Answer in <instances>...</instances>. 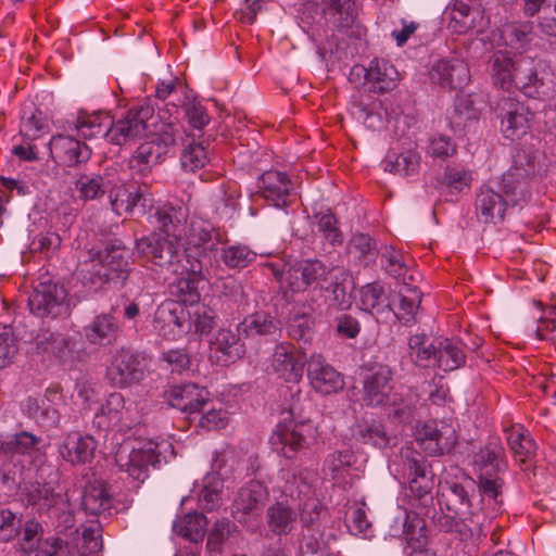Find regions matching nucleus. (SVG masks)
Segmentation results:
<instances>
[{"label":"nucleus","instance_id":"1","mask_svg":"<svg viewBox=\"0 0 556 556\" xmlns=\"http://www.w3.org/2000/svg\"><path fill=\"white\" fill-rule=\"evenodd\" d=\"M401 464L397 472L402 473L404 482L408 483L409 505L417 508L425 517L431 519L440 531L455 534L459 541H468L479 528V514L472 509L475 481L464 476L462 479L445 480L441 484L435 507L432 490L434 475L431 465L415 450L406 448L401 453Z\"/></svg>","mask_w":556,"mask_h":556},{"label":"nucleus","instance_id":"2","mask_svg":"<svg viewBox=\"0 0 556 556\" xmlns=\"http://www.w3.org/2000/svg\"><path fill=\"white\" fill-rule=\"evenodd\" d=\"M128 258L129 249L122 240L112 239L103 249L90 251L78 269L79 279L94 290L111 282L124 287L131 270Z\"/></svg>","mask_w":556,"mask_h":556},{"label":"nucleus","instance_id":"3","mask_svg":"<svg viewBox=\"0 0 556 556\" xmlns=\"http://www.w3.org/2000/svg\"><path fill=\"white\" fill-rule=\"evenodd\" d=\"M535 173V157L532 152L519 149L513 157V165L501 179V193L508 208L526 207L532 199L531 180Z\"/></svg>","mask_w":556,"mask_h":556},{"label":"nucleus","instance_id":"4","mask_svg":"<svg viewBox=\"0 0 556 556\" xmlns=\"http://www.w3.org/2000/svg\"><path fill=\"white\" fill-rule=\"evenodd\" d=\"M299 388L292 392L296 400L290 404L288 413L290 419L279 422L269 438L271 448L287 458L308 446V439L314 438L316 428L309 419H299Z\"/></svg>","mask_w":556,"mask_h":556},{"label":"nucleus","instance_id":"5","mask_svg":"<svg viewBox=\"0 0 556 556\" xmlns=\"http://www.w3.org/2000/svg\"><path fill=\"white\" fill-rule=\"evenodd\" d=\"M229 243L228 232L212 222L192 217L185 233L184 254L188 263H200L217 255L218 247Z\"/></svg>","mask_w":556,"mask_h":556},{"label":"nucleus","instance_id":"6","mask_svg":"<svg viewBox=\"0 0 556 556\" xmlns=\"http://www.w3.org/2000/svg\"><path fill=\"white\" fill-rule=\"evenodd\" d=\"M160 444L152 440L124 443L115 452V465L118 472L125 475L122 479H131L138 483L149 477L150 466L160 463Z\"/></svg>","mask_w":556,"mask_h":556},{"label":"nucleus","instance_id":"7","mask_svg":"<svg viewBox=\"0 0 556 556\" xmlns=\"http://www.w3.org/2000/svg\"><path fill=\"white\" fill-rule=\"evenodd\" d=\"M140 424V416L134 402L119 392L110 393L92 419V427L99 431L114 430L126 434Z\"/></svg>","mask_w":556,"mask_h":556},{"label":"nucleus","instance_id":"8","mask_svg":"<svg viewBox=\"0 0 556 556\" xmlns=\"http://www.w3.org/2000/svg\"><path fill=\"white\" fill-rule=\"evenodd\" d=\"M395 370L388 364L376 363L364 370L362 401L367 407H386L397 403Z\"/></svg>","mask_w":556,"mask_h":556},{"label":"nucleus","instance_id":"9","mask_svg":"<svg viewBox=\"0 0 556 556\" xmlns=\"http://www.w3.org/2000/svg\"><path fill=\"white\" fill-rule=\"evenodd\" d=\"M154 115V105L151 98L132 105L125 115L117 121L111 116L106 140L115 146L123 147L142 138L148 130V121Z\"/></svg>","mask_w":556,"mask_h":556},{"label":"nucleus","instance_id":"10","mask_svg":"<svg viewBox=\"0 0 556 556\" xmlns=\"http://www.w3.org/2000/svg\"><path fill=\"white\" fill-rule=\"evenodd\" d=\"M175 134L172 127L153 134L134 151L128 161L129 168L140 177L148 176L152 168L164 160L169 148L175 144Z\"/></svg>","mask_w":556,"mask_h":556},{"label":"nucleus","instance_id":"11","mask_svg":"<svg viewBox=\"0 0 556 556\" xmlns=\"http://www.w3.org/2000/svg\"><path fill=\"white\" fill-rule=\"evenodd\" d=\"M144 370V357L131 349L122 348L111 356L105 378L112 387L125 389L139 383Z\"/></svg>","mask_w":556,"mask_h":556},{"label":"nucleus","instance_id":"12","mask_svg":"<svg viewBox=\"0 0 556 556\" xmlns=\"http://www.w3.org/2000/svg\"><path fill=\"white\" fill-rule=\"evenodd\" d=\"M331 269L318 258H304L291 264L285 283L292 293L317 291L325 288Z\"/></svg>","mask_w":556,"mask_h":556},{"label":"nucleus","instance_id":"13","mask_svg":"<svg viewBox=\"0 0 556 556\" xmlns=\"http://www.w3.org/2000/svg\"><path fill=\"white\" fill-rule=\"evenodd\" d=\"M30 312L41 318H56L70 315L67 291L53 281H41L28 298Z\"/></svg>","mask_w":556,"mask_h":556},{"label":"nucleus","instance_id":"14","mask_svg":"<svg viewBox=\"0 0 556 556\" xmlns=\"http://www.w3.org/2000/svg\"><path fill=\"white\" fill-rule=\"evenodd\" d=\"M417 441L429 456L450 454L458 442V434L452 424L430 419L418 429Z\"/></svg>","mask_w":556,"mask_h":556},{"label":"nucleus","instance_id":"15","mask_svg":"<svg viewBox=\"0 0 556 556\" xmlns=\"http://www.w3.org/2000/svg\"><path fill=\"white\" fill-rule=\"evenodd\" d=\"M138 254L160 268H168L181 261L179 243L161 233H151L136 241Z\"/></svg>","mask_w":556,"mask_h":556},{"label":"nucleus","instance_id":"16","mask_svg":"<svg viewBox=\"0 0 556 556\" xmlns=\"http://www.w3.org/2000/svg\"><path fill=\"white\" fill-rule=\"evenodd\" d=\"M529 109L518 100L506 97L497 103V117L501 121V132L509 140H519L525 137L531 127Z\"/></svg>","mask_w":556,"mask_h":556},{"label":"nucleus","instance_id":"17","mask_svg":"<svg viewBox=\"0 0 556 556\" xmlns=\"http://www.w3.org/2000/svg\"><path fill=\"white\" fill-rule=\"evenodd\" d=\"M307 362L305 353L291 342L276 344L270 357L274 374L279 379L294 384L301 381Z\"/></svg>","mask_w":556,"mask_h":556},{"label":"nucleus","instance_id":"18","mask_svg":"<svg viewBox=\"0 0 556 556\" xmlns=\"http://www.w3.org/2000/svg\"><path fill=\"white\" fill-rule=\"evenodd\" d=\"M155 228L179 243L189 218V207L181 200L160 202L153 208Z\"/></svg>","mask_w":556,"mask_h":556},{"label":"nucleus","instance_id":"19","mask_svg":"<svg viewBox=\"0 0 556 556\" xmlns=\"http://www.w3.org/2000/svg\"><path fill=\"white\" fill-rule=\"evenodd\" d=\"M258 194L270 205L285 208L295 202L293 182L280 170H266L260 177Z\"/></svg>","mask_w":556,"mask_h":556},{"label":"nucleus","instance_id":"20","mask_svg":"<svg viewBox=\"0 0 556 556\" xmlns=\"http://www.w3.org/2000/svg\"><path fill=\"white\" fill-rule=\"evenodd\" d=\"M267 486L258 481L251 480L238 491L233 502L231 515L240 523H245L251 516H258L268 500Z\"/></svg>","mask_w":556,"mask_h":556},{"label":"nucleus","instance_id":"21","mask_svg":"<svg viewBox=\"0 0 556 556\" xmlns=\"http://www.w3.org/2000/svg\"><path fill=\"white\" fill-rule=\"evenodd\" d=\"M503 432L516 464L522 471L531 470L538 448L531 432L521 424L504 426Z\"/></svg>","mask_w":556,"mask_h":556},{"label":"nucleus","instance_id":"22","mask_svg":"<svg viewBox=\"0 0 556 556\" xmlns=\"http://www.w3.org/2000/svg\"><path fill=\"white\" fill-rule=\"evenodd\" d=\"M187 97V86L178 77L168 80H160L155 87V93L151 101L157 100L165 103L164 109H159L161 119L170 128L178 121L179 105ZM154 108L157 103L151 102Z\"/></svg>","mask_w":556,"mask_h":556},{"label":"nucleus","instance_id":"23","mask_svg":"<svg viewBox=\"0 0 556 556\" xmlns=\"http://www.w3.org/2000/svg\"><path fill=\"white\" fill-rule=\"evenodd\" d=\"M429 79L444 89H462L470 81L469 65L458 58L441 59L431 66Z\"/></svg>","mask_w":556,"mask_h":556},{"label":"nucleus","instance_id":"24","mask_svg":"<svg viewBox=\"0 0 556 556\" xmlns=\"http://www.w3.org/2000/svg\"><path fill=\"white\" fill-rule=\"evenodd\" d=\"M49 150L55 163L67 167L87 163L91 156V149L86 142L62 134L52 136Z\"/></svg>","mask_w":556,"mask_h":556},{"label":"nucleus","instance_id":"25","mask_svg":"<svg viewBox=\"0 0 556 556\" xmlns=\"http://www.w3.org/2000/svg\"><path fill=\"white\" fill-rule=\"evenodd\" d=\"M210 392L194 382L170 387L165 392L168 404L188 415L199 414L208 402Z\"/></svg>","mask_w":556,"mask_h":556},{"label":"nucleus","instance_id":"26","mask_svg":"<svg viewBox=\"0 0 556 556\" xmlns=\"http://www.w3.org/2000/svg\"><path fill=\"white\" fill-rule=\"evenodd\" d=\"M473 206L477 220L483 225L502 224L508 210L504 195L486 185L477 190Z\"/></svg>","mask_w":556,"mask_h":556},{"label":"nucleus","instance_id":"27","mask_svg":"<svg viewBox=\"0 0 556 556\" xmlns=\"http://www.w3.org/2000/svg\"><path fill=\"white\" fill-rule=\"evenodd\" d=\"M471 465L476 476L504 473L508 468V463L501 439L490 438L473 453Z\"/></svg>","mask_w":556,"mask_h":556},{"label":"nucleus","instance_id":"28","mask_svg":"<svg viewBox=\"0 0 556 556\" xmlns=\"http://www.w3.org/2000/svg\"><path fill=\"white\" fill-rule=\"evenodd\" d=\"M307 377L312 388L324 395L337 393L344 387L343 376L321 355H312L307 362Z\"/></svg>","mask_w":556,"mask_h":556},{"label":"nucleus","instance_id":"29","mask_svg":"<svg viewBox=\"0 0 556 556\" xmlns=\"http://www.w3.org/2000/svg\"><path fill=\"white\" fill-rule=\"evenodd\" d=\"M239 332L220 328L210 342L211 358L216 364L228 366L242 358L245 354V345L239 337Z\"/></svg>","mask_w":556,"mask_h":556},{"label":"nucleus","instance_id":"30","mask_svg":"<svg viewBox=\"0 0 556 556\" xmlns=\"http://www.w3.org/2000/svg\"><path fill=\"white\" fill-rule=\"evenodd\" d=\"M31 353L42 362H55L65 357L68 352V340L59 331L40 328L30 341Z\"/></svg>","mask_w":556,"mask_h":556},{"label":"nucleus","instance_id":"31","mask_svg":"<svg viewBox=\"0 0 556 556\" xmlns=\"http://www.w3.org/2000/svg\"><path fill=\"white\" fill-rule=\"evenodd\" d=\"M97 441L89 434L72 431L65 434L59 452L62 458L72 465H85L94 457Z\"/></svg>","mask_w":556,"mask_h":556},{"label":"nucleus","instance_id":"32","mask_svg":"<svg viewBox=\"0 0 556 556\" xmlns=\"http://www.w3.org/2000/svg\"><path fill=\"white\" fill-rule=\"evenodd\" d=\"M365 73V81L369 91L375 93H384L393 90L399 80V72L387 60L374 59L367 68L363 66L353 67V72Z\"/></svg>","mask_w":556,"mask_h":556},{"label":"nucleus","instance_id":"33","mask_svg":"<svg viewBox=\"0 0 556 556\" xmlns=\"http://www.w3.org/2000/svg\"><path fill=\"white\" fill-rule=\"evenodd\" d=\"M420 163L421 155L415 141H409L407 147L400 151L391 149L382 161L386 172L403 177L417 175L420 170Z\"/></svg>","mask_w":556,"mask_h":556},{"label":"nucleus","instance_id":"34","mask_svg":"<svg viewBox=\"0 0 556 556\" xmlns=\"http://www.w3.org/2000/svg\"><path fill=\"white\" fill-rule=\"evenodd\" d=\"M115 307L109 313L97 315L93 320L85 327L87 341L94 345L106 346L116 343L122 336V328L114 316Z\"/></svg>","mask_w":556,"mask_h":556},{"label":"nucleus","instance_id":"35","mask_svg":"<svg viewBox=\"0 0 556 556\" xmlns=\"http://www.w3.org/2000/svg\"><path fill=\"white\" fill-rule=\"evenodd\" d=\"M185 313L178 303L162 304L155 311L153 326L164 338L176 339L187 331Z\"/></svg>","mask_w":556,"mask_h":556},{"label":"nucleus","instance_id":"36","mask_svg":"<svg viewBox=\"0 0 556 556\" xmlns=\"http://www.w3.org/2000/svg\"><path fill=\"white\" fill-rule=\"evenodd\" d=\"M425 518L421 513H418L417 508L412 507L410 511H405L403 534L410 553L432 552L429 548L431 539Z\"/></svg>","mask_w":556,"mask_h":556},{"label":"nucleus","instance_id":"37","mask_svg":"<svg viewBox=\"0 0 556 556\" xmlns=\"http://www.w3.org/2000/svg\"><path fill=\"white\" fill-rule=\"evenodd\" d=\"M346 253L356 266L368 267L376 263L379 255L377 240L369 233H353L348 242Z\"/></svg>","mask_w":556,"mask_h":556},{"label":"nucleus","instance_id":"38","mask_svg":"<svg viewBox=\"0 0 556 556\" xmlns=\"http://www.w3.org/2000/svg\"><path fill=\"white\" fill-rule=\"evenodd\" d=\"M281 321L268 312L250 314L237 326V331L247 337L275 336L281 331Z\"/></svg>","mask_w":556,"mask_h":556},{"label":"nucleus","instance_id":"39","mask_svg":"<svg viewBox=\"0 0 556 556\" xmlns=\"http://www.w3.org/2000/svg\"><path fill=\"white\" fill-rule=\"evenodd\" d=\"M500 33L506 47L521 53L534 39V23L532 21L507 22L501 26Z\"/></svg>","mask_w":556,"mask_h":556},{"label":"nucleus","instance_id":"40","mask_svg":"<svg viewBox=\"0 0 556 556\" xmlns=\"http://www.w3.org/2000/svg\"><path fill=\"white\" fill-rule=\"evenodd\" d=\"M188 275L177 280L172 286V294L177 298V302L185 305H198L201 299L199 282L202 280L203 265L200 263H189Z\"/></svg>","mask_w":556,"mask_h":556},{"label":"nucleus","instance_id":"41","mask_svg":"<svg viewBox=\"0 0 556 556\" xmlns=\"http://www.w3.org/2000/svg\"><path fill=\"white\" fill-rule=\"evenodd\" d=\"M21 496L40 514L55 507L61 501V495L49 483L38 481L26 483L21 489Z\"/></svg>","mask_w":556,"mask_h":556},{"label":"nucleus","instance_id":"42","mask_svg":"<svg viewBox=\"0 0 556 556\" xmlns=\"http://www.w3.org/2000/svg\"><path fill=\"white\" fill-rule=\"evenodd\" d=\"M543 85V79L539 77L533 61L517 59L511 79V90L518 89L526 96L535 98L539 96L540 88H542Z\"/></svg>","mask_w":556,"mask_h":556},{"label":"nucleus","instance_id":"43","mask_svg":"<svg viewBox=\"0 0 556 556\" xmlns=\"http://www.w3.org/2000/svg\"><path fill=\"white\" fill-rule=\"evenodd\" d=\"M447 119L455 134H463L470 130L478 123L479 111L469 96H458Z\"/></svg>","mask_w":556,"mask_h":556},{"label":"nucleus","instance_id":"44","mask_svg":"<svg viewBox=\"0 0 556 556\" xmlns=\"http://www.w3.org/2000/svg\"><path fill=\"white\" fill-rule=\"evenodd\" d=\"M296 518V511L283 502H276L266 510L267 527L276 536L290 534L294 528Z\"/></svg>","mask_w":556,"mask_h":556},{"label":"nucleus","instance_id":"45","mask_svg":"<svg viewBox=\"0 0 556 556\" xmlns=\"http://www.w3.org/2000/svg\"><path fill=\"white\" fill-rule=\"evenodd\" d=\"M466 359L467 356L460 342L443 339L438 342L433 366L448 372L464 367Z\"/></svg>","mask_w":556,"mask_h":556},{"label":"nucleus","instance_id":"46","mask_svg":"<svg viewBox=\"0 0 556 556\" xmlns=\"http://www.w3.org/2000/svg\"><path fill=\"white\" fill-rule=\"evenodd\" d=\"M110 124L111 115L109 113L100 111L89 114L81 110L78 112L75 129L85 139L96 137H104L106 139Z\"/></svg>","mask_w":556,"mask_h":556},{"label":"nucleus","instance_id":"47","mask_svg":"<svg viewBox=\"0 0 556 556\" xmlns=\"http://www.w3.org/2000/svg\"><path fill=\"white\" fill-rule=\"evenodd\" d=\"M113 498L109 493L106 483L94 482L85 488L81 505L89 515L98 516L104 513L111 514Z\"/></svg>","mask_w":556,"mask_h":556},{"label":"nucleus","instance_id":"48","mask_svg":"<svg viewBox=\"0 0 556 556\" xmlns=\"http://www.w3.org/2000/svg\"><path fill=\"white\" fill-rule=\"evenodd\" d=\"M324 14L340 29L351 28L357 17L355 0H323Z\"/></svg>","mask_w":556,"mask_h":556},{"label":"nucleus","instance_id":"49","mask_svg":"<svg viewBox=\"0 0 556 556\" xmlns=\"http://www.w3.org/2000/svg\"><path fill=\"white\" fill-rule=\"evenodd\" d=\"M207 519L201 513H188L177 518L173 523V530L179 536L199 543L206 533Z\"/></svg>","mask_w":556,"mask_h":556},{"label":"nucleus","instance_id":"50","mask_svg":"<svg viewBox=\"0 0 556 556\" xmlns=\"http://www.w3.org/2000/svg\"><path fill=\"white\" fill-rule=\"evenodd\" d=\"M493 84L505 91H511V79L517 60L507 51H496L491 58Z\"/></svg>","mask_w":556,"mask_h":556},{"label":"nucleus","instance_id":"51","mask_svg":"<svg viewBox=\"0 0 556 556\" xmlns=\"http://www.w3.org/2000/svg\"><path fill=\"white\" fill-rule=\"evenodd\" d=\"M450 27L457 34H465L476 27L480 12L464 0H454L450 7Z\"/></svg>","mask_w":556,"mask_h":556},{"label":"nucleus","instance_id":"52","mask_svg":"<svg viewBox=\"0 0 556 556\" xmlns=\"http://www.w3.org/2000/svg\"><path fill=\"white\" fill-rule=\"evenodd\" d=\"M427 339L425 333H416L408 338V356L419 368H430L434 363L437 345H427Z\"/></svg>","mask_w":556,"mask_h":556},{"label":"nucleus","instance_id":"53","mask_svg":"<svg viewBox=\"0 0 556 556\" xmlns=\"http://www.w3.org/2000/svg\"><path fill=\"white\" fill-rule=\"evenodd\" d=\"M41 438L28 431H21L0 442V453L8 457L29 455L36 451Z\"/></svg>","mask_w":556,"mask_h":556},{"label":"nucleus","instance_id":"54","mask_svg":"<svg viewBox=\"0 0 556 556\" xmlns=\"http://www.w3.org/2000/svg\"><path fill=\"white\" fill-rule=\"evenodd\" d=\"M313 217L317 231L326 242L332 247H338L343 243L344 236L340 229V220L330 208H327L325 212H317Z\"/></svg>","mask_w":556,"mask_h":556},{"label":"nucleus","instance_id":"55","mask_svg":"<svg viewBox=\"0 0 556 556\" xmlns=\"http://www.w3.org/2000/svg\"><path fill=\"white\" fill-rule=\"evenodd\" d=\"M256 253L242 243L225 244L220 249V260L228 269H243L252 264Z\"/></svg>","mask_w":556,"mask_h":556},{"label":"nucleus","instance_id":"56","mask_svg":"<svg viewBox=\"0 0 556 556\" xmlns=\"http://www.w3.org/2000/svg\"><path fill=\"white\" fill-rule=\"evenodd\" d=\"M224 481L219 473L208 472L203 478V488L199 495V505L206 511L218 508L222 500Z\"/></svg>","mask_w":556,"mask_h":556},{"label":"nucleus","instance_id":"57","mask_svg":"<svg viewBox=\"0 0 556 556\" xmlns=\"http://www.w3.org/2000/svg\"><path fill=\"white\" fill-rule=\"evenodd\" d=\"M359 307L368 313H380L383 308H390L384 288L378 282L363 286L359 289Z\"/></svg>","mask_w":556,"mask_h":556},{"label":"nucleus","instance_id":"58","mask_svg":"<svg viewBox=\"0 0 556 556\" xmlns=\"http://www.w3.org/2000/svg\"><path fill=\"white\" fill-rule=\"evenodd\" d=\"M328 517V509L318 498H307L301 509L300 519L308 532H319L323 521Z\"/></svg>","mask_w":556,"mask_h":556},{"label":"nucleus","instance_id":"59","mask_svg":"<svg viewBox=\"0 0 556 556\" xmlns=\"http://www.w3.org/2000/svg\"><path fill=\"white\" fill-rule=\"evenodd\" d=\"M76 546L80 556H101L103 548L101 525L92 523L85 527Z\"/></svg>","mask_w":556,"mask_h":556},{"label":"nucleus","instance_id":"60","mask_svg":"<svg viewBox=\"0 0 556 556\" xmlns=\"http://www.w3.org/2000/svg\"><path fill=\"white\" fill-rule=\"evenodd\" d=\"M472 181V170L463 165L446 166L442 177V185L450 189L452 193H460L463 190L470 188Z\"/></svg>","mask_w":556,"mask_h":556},{"label":"nucleus","instance_id":"61","mask_svg":"<svg viewBox=\"0 0 556 556\" xmlns=\"http://www.w3.org/2000/svg\"><path fill=\"white\" fill-rule=\"evenodd\" d=\"M356 435L364 444H371L378 448H384L390 444V438L380 421L372 420L359 424Z\"/></svg>","mask_w":556,"mask_h":556},{"label":"nucleus","instance_id":"62","mask_svg":"<svg viewBox=\"0 0 556 556\" xmlns=\"http://www.w3.org/2000/svg\"><path fill=\"white\" fill-rule=\"evenodd\" d=\"M48 128L42 112L37 108L23 110L20 132L29 140H35Z\"/></svg>","mask_w":556,"mask_h":556},{"label":"nucleus","instance_id":"63","mask_svg":"<svg viewBox=\"0 0 556 556\" xmlns=\"http://www.w3.org/2000/svg\"><path fill=\"white\" fill-rule=\"evenodd\" d=\"M383 267L386 271L394 277L397 281H401L405 286H410L409 281L414 280V277L409 273L408 266L404 263L403 254L401 251L391 249L382 255Z\"/></svg>","mask_w":556,"mask_h":556},{"label":"nucleus","instance_id":"64","mask_svg":"<svg viewBox=\"0 0 556 556\" xmlns=\"http://www.w3.org/2000/svg\"><path fill=\"white\" fill-rule=\"evenodd\" d=\"M208 161V152L202 143H189L180 155L181 167L185 172L194 173L202 169Z\"/></svg>","mask_w":556,"mask_h":556}]
</instances>
